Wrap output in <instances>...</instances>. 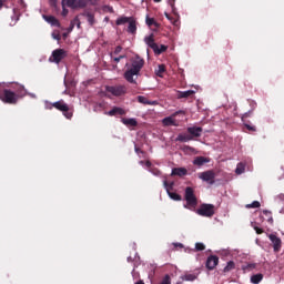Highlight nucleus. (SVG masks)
I'll return each instance as SVG.
<instances>
[{
  "mask_svg": "<svg viewBox=\"0 0 284 284\" xmlns=\"http://www.w3.org/2000/svg\"><path fill=\"white\" fill-rule=\"evenodd\" d=\"M125 65V81H128V83H136L134 77H139V74H141V70H143V65H145V60L139 54H135L133 58L130 59V63H126Z\"/></svg>",
  "mask_w": 284,
  "mask_h": 284,
  "instance_id": "nucleus-1",
  "label": "nucleus"
},
{
  "mask_svg": "<svg viewBox=\"0 0 284 284\" xmlns=\"http://www.w3.org/2000/svg\"><path fill=\"white\" fill-rule=\"evenodd\" d=\"M0 100L2 103L17 105V103H19V95H17V93L10 89H2L0 84Z\"/></svg>",
  "mask_w": 284,
  "mask_h": 284,
  "instance_id": "nucleus-2",
  "label": "nucleus"
},
{
  "mask_svg": "<svg viewBox=\"0 0 284 284\" xmlns=\"http://www.w3.org/2000/svg\"><path fill=\"white\" fill-rule=\"evenodd\" d=\"M184 199L186 201V210H196V206L199 205V200L196 199V195L194 194V189L192 186H187L185 189Z\"/></svg>",
  "mask_w": 284,
  "mask_h": 284,
  "instance_id": "nucleus-3",
  "label": "nucleus"
},
{
  "mask_svg": "<svg viewBox=\"0 0 284 284\" xmlns=\"http://www.w3.org/2000/svg\"><path fill=\"white\" fill-rule=\"evenodd\" d=\"M51 105L55 110H59V112H62L65 119H72L74 111L72 110V108H70V105H68V103H65V101L60 100V101L53 102Z\"/></svg>",
  "mask_w": 284,
  "mask_h": 284,
  "instance_id": "nucleus-4",
  "label": "nucleus"
},
{
  "mask_svg": "<svg viewBox=\"0 0 284 284\" xmlns=\"http://www.w3.org/2000/svg\"><path fill=\"white\" fill-rule=\"evenodd\" d=\"M125 23H129L126 31L130 34H136V20H134V18L120 17L115 21V26H125Z\"/></svg>",
  "mask_w": 284,
  "mask_h": 284,
  "instance_id": "nucleus-5",
  "label": "nucleus"
},
{
  "mask_svg": "<svg viewBox=\"0 0 284 284\" xmlns=\"http://www.w3.org/2000/svg\"><path fill=\"white\" fill-rule=\"evenodd\" d=\"M68 57V51H65V49H55L52 51L49 61L50 63H57V65H59V63H61V61H63V59H65Z\"/></svg>",
  "mask_w": 284,
  "mask_h": 284,
  "instance_id": "nucleus-6",
  "label": "nucleus"
},
{
  "mask_svg": "<svg viewBox=\"0 0 284 284\" xmlns=\"http://www.w3.org/2000/svg\"><path fill=\"white\" fill-rule=\"evenodd\" d=\"M105 92L112 94V97H123V94H128V87L120 84V85H106Z\"/></svg>",
  "mask_w": 284,
  "mask_h": 284,
  "instance_id": "nucleus-7",
  "label": "nucleus"
},
{
  "mask_svg": "<svg viewBox=\"0 0 284 284\" xmlns=\"http://www.w3.org/2000/svg\"><path fill=\"white\" fill-rule=\"evenodd\" d=\"M196 214H199V216L211 219V216L214 214V204H201L196 210Z\"/></svg>",
  "mask_w": 284,
  "mask_h": 284,
  "instance_id": "nucleus-8",
  "label": "nucleus"
},
{
  "mask_svg": "<svg viewBox=\"0 0 284 284\" xmlns=\"http://www.w3.org/2000/svg\"><path fill=\"white\" fill-rule=\"evenodd\" d=\"M201 181L209 183L210 185H214V179H216V173L213 170L204 171L197 174Z\"/></svg>",
  "mask_w": 284,
  "mask_h": 284,
  "instance_id": "nucleus-9",
  "label": "nucleus"
},
{
  "mask_svg": "<svg viewBox=\"0 0 284 284\" xmlns=\"http://www.w3.org/2000/svg\"><path fill=\"white\" fill-rule=\"evenodd\" d=\"M186 132L192 138V141H194V139L201 138V134H203V128H201V126H189L186 129Z\"/></svg>",
  "mask_w": 284,
  "mask_h": 284,
  "instance_id": "nucleus-10",
  "label": "nucleus"
},
{
  "mask_svg": "<svg viewBox=\"0 0 284 284\" xmlns=\"http://www.w3.org/2000/svg\"><path fill=\"white\" fill-rule=\"evenodd\" d=\"M268 239L273 243L274 252H281V247L283 245V242L281 241V237L276 236L275 234H270Z\"/></svg>",
  "mask_w": 284,
  "mask_h": 284,
  "instance_id": "nucleus-11",
  "label": "nucleus"
},
{
  "mask_svg": "<svg viewBox=\"0 0 284 284\" xmlns=\"http://www.w3.org/2000/svg\"><path fill=\"white\" fill-rule=\"evenodd\" d=\"M12 89L16 93V97H18V101L19 99H23V97H28V91L26 90V87L21 84H16L14 87H12Z\"/></svg>",
  "mask_w": 284,
  "mask_h": 284,
  "instance_id": "nucleus-12",
  "label": "nucleus"
},
{
  "mask_svg": "<svg viewBox=\"0 0 284 284\" xmlns=\"http://www.w3.org/2000/svg\"><path fill=\"white\" fill-rule=\"evenodd\" d=\"M219 265V256L216 255H210L206 260V267L209 270H214Z\"/></svg>",
  "mask_w": 284,
  "mask_h": 284,
  "instance_id": "nucleus-13",
  "label": "nucleus"
},
{
  "mask_svg": "<svg viewBox=\"0 0 284 284\" xmlns=\"http://www.w3.org/2000/svg\"><path fill=\"white\" fill-rule=\"evenodd\" d=\"M109 116H124L125 114V110H123L122 108L119 106H114L112 110H110L106 113Z\"/></svg>",
  "mask_w": 284,
  "mask_h": 284,
  "instance_id": "nucleus-14",
  "label": "nucleus"
},
{
  "mask_svg": "<svg viewBox=\"0 0 284 284\" xmlns=\"http://www.w3.org/2000/svg\"><path fill=\"white\" fill-rule=\"evenodd\" d=\"M144 42L151 50H156V42H154V33H151L149 37L144 38Z\"/></svg>",
  "mask_w": 284,
  "mask_h": 284,
  "instance_id": "nucleus-15",
  "label": "nucleus"
},
{
  "mask_svg": "<svg viewBox=\"0 0 284 284\" xmlns=\"http://www.w3.org/2000/svg\"><path fill=\"white\" fill-rule=\"evenodd\" d=\"M205 163H210V159H207L205 156H196L193 160V165H197V168L205 165Z\"/></svg>",
  "mask_w": 284,
  "mask_h": 284,
  "instance_id": "nucleus-16",
  "label": "nucleus"
},
{
  "mask_svg": "<svg viewBox=\"0 0 284 284\" xmlns=\"http://www.w3.org/2000/svg\"><path fill=\"white\" fill-rule=\"evenodd\" d=\"M81 16L87 18L89 26L92 27L94 26V23H97V20L94 19V13L90 11H84L83 13H81Z\"/></svg>",
  "mask_w": 284,
  "mask_h": 284,
  "instance_id": "nucleus-17",
  "label": "nucleus"
},
{
  "mask_svg": "<svg viewBox=\"0 0 284 284\" xmlns=\"http://www.w3.org/2000/svg\"><path fill=\"white\" fill-rule=\"evenodd\" d=\"M175 141H179L180 143H189V141H192V136L190 133H180Z\"/></svg>",
  "mask_w": 284,
  "mask_h": 284,
  "instance_id": "nucleus-18",
  "label": "nucleus"
},
{
  "mask_svg": "<svg viewBox=\"0 0 284 284\" xmlns=\"http://www.w3.org/2000/svg\"><path fill=\"white\" fill-rule=\"evenodd\" d=\"M194 90L178 91V99H190V97H194Z\"/></svg>",
  "mask_w": 284,
  "mask_h": 284,
  "instance_id": "nucleus-19",
  "label": "nucleus"
},
{
  "mask_svg": "<svg viewBox=\"0 0 284 284\" xmlns=\"http://www.w3.org/2000/svg\"><path fill=\"white\" fill-rule=\"evenodd\" d=\"M187 174V169L175 168L172 170V176H185Z\"/></svg>",
  "mask_w": 284,
  "mask_h": 284,
  "instance_id": "nucleus-20",
  "label": "nucleus"
},
{
  "mask_svg": "<svg viewBox=\"0 0 284 284\" xmlns=\"http://www.w3.org/2000/svg\"><path fill=\"white\" fill-rule=\"evenodd\" d=\"M62 6H67L68 8H71L72 10L78 9V0H62Z\"/></svg>",
  "mask_w": 284,
  "mask_h": 284,
  "instance_id": "nucleus-21",
  "label": "nucleus"
},
{
  "mask_svg": "<svg viewBox=\"0 0 284 284\" xmlns=\"http://www.w3.org/2000/svg\"><path fill=\"white\" fill-rule=\"evenodd\" d=\"M138 102L142 103V105H156V101H150L143 95L138 97Z\"/></svg>",
  "mask_w": 284,
  "mask_h": 284,
  "instance_id": "nucleus-22",
  "label": "nucleus"
},
{
  "mask_svg": "<svg viewBox=\"0 0 284 284\" xmlns=\"http://www.w3.org/2000/svg\"><path fill=\"white\" fill-rule=\"evenodd\" d=\"M122 123L124 125H130L131 128H136V125H139V123L136 122V119H133V118H123L122 119Z\"/></svg>",
  "mask_w": 284,
  "mask_h": 284,
  "instance_id": "nucleus-23",
  "label": "nucleus"
},
{
  "mask_svg": "<svg viewBox=\"0 0 284 284\" xmlns=\"http://www.w3.org/2000/svg\"><path fill=\"white\" fill-rule=\"evenodd\" d=\"M45 21H48V23H51V26H55L57 28H59V26H61V23H59V20H57V18H54V16H44Z\"/></svg>",
  "mask_w": 284,
  "mask_h": 284,
  "instance_id": "nucleus-24",
  "label": "nucleus"
},
{
  "mask_svg": "<svg viewBox=\"0 0 284 284\" xmlns=\"http://www.w3.org/2000/svg\"><path fill=\"white\" fill-rule=\"evenodd\" d=\"M166 50H168V45L161 44L159 47V44H156V49H153V52L154 54H163V52H166Z\"/></svg>",
  "mask_w": 284,
  "mask_h": 284,
  "instance_id": "nucleus-25",
  "label": "nucleus"
},
{
  "mask_svg": "<svg viewBox=\"0 0 284 284\" xmlns=\"http://www.w3.org/2000/svg\"><path fill=\"white\" fill-rule=\"evenodd\" d=\"M163 185H164L168 194H170V192H172V190H174V182H168V180H164Z\"/></svg>",
  "mask_w": 284,
  "mask_h": 284,
  "instance_id": "nucleus-26",
  "label": "nucleus"
},
{
  "mask_svg": "<svg viewBox=\"0 0 284 284\" xmlns=\"http://www.w3.org/2000/svg\"><path fill=\"white\" fill-rule=\"evenodd\" d=\"M261 281H263V274L261 273L251 276V283L253 284H258Z\"/></svg>",
  "mask_w": 284,
  "mask_h": 284,
  "instance_id": "nucleus-27",
  "label": "nucleus"
},
{
  "mask_svg": "<svg viewBox=\"0 0 284 284\" xmlns=\"http://www.w3.org/2000/svg\"><path fill=\"white\" fill-rule=\"evenodd\" d=\"M163 125L170 126V125H176V122L174 121V119H172V116H168L164 118L162 120Z\"/></svg>",
  "mask_w": 284,
  "mask_h": 284,
  "instance_id": "nucleus-28",
  "label": "nucleus"
},
{
  "mask_svg": "<svg viewBox=\"0 0 284 284\" xmlns=\"http://www.w3.org/2000/svg\"><path fill=\"white\" fill-rule=\"evenodd\" d=\"M242 270L243 272H252V270H256V264L254 263L244 264L242 265Z\"/></svg>",
  "mask_w": 284,
  "mask_h": 284,
  "instance_id": "nucleus-29",
  "label": "nucleus"
},
{
  "mask_svg": "<svg viewBox=\"0 0 284 284\" xmlns=\"http://www.w3.org/2000/svg\"><path fill=\"white\" fill-rule=\"evenodd\" d=\"M235 267H236V264L234 263V261H230V262H227V264L224 267L223 272L224 273L232 272V270H234Z\"/></svg>",
  "mask_w": 284,
  "mask_h": 284,
  "instance_id": "nucleus-30",
  "label": "nucleus"
},
{
  "mask_svg": "<svg viewBox=\"0 0 284 284\" xmlns=\"http://www.w3.org/2000/svg\"><path fill=\"white\" fill-rule=\"evenodd\" d=\"M165 17L173 26H179V18H174V16H171L170 13H165Z\"/></svg>",
  "mask_w": 284,
  "mask_h": 284,
  "instance_id": "nucleus-31",
  "label": "nucleus"
},
{
  "mask_svg": "<svg viewBox=\"0 0 284 284\" xmlns=\"http://www.w3.org/2000/svg\"><path fill=\"white\" fill-rule=\"evenodd\" d=\"M165 72V64H160L158 70L155 71L156 77L163 78V73Z\"/></svg>",
  "mask_w": 284,
  "mask_h": 284,
  "instance_id": "nucleus-32",
  "label": "nucleus"
},
{
  "mask_svg": "<svg viewBox=\"0 0 284 284\" xmlns=\"http://www.w3.org/2000/svg\"><path fill=\"white\" fill-rule=\"evenodd\" d=\"M245 172V164L240 162L235 169V174H243Z\"/></svg>",
  "mask_w": 284,
  "mask_h": 284,
  "instance_id": "nucleus-33",
  "label": "nucleus"
},
{
  "mask_svg": "<svg viewBox=\"0 0 284 284\" xmlns=\"http://www.w3.org/2000/svg\"><path fill=\"white\" fill-rule=\"evenodd\" d=\"M168 195L170 196V199H172L173 201H182L181 195H179L178 193L174 192H169Z\"/></svg>",
  "mask_w": 284,
  "mask_h": 284,
  "instance_id": "nucleus-34",
  "label": "nucleus"
},
{
  "mask_svg": "<svg viewBox=\"0 0 284 284\" xmlns=\"http://www.w3.org/2000/svg\"><path fill=\"white\" fill-rule=\"evenodd\" d=\"M146 26L152 27L155 26V28H159V23L154 20V18H146Z\"/></svg>",
  "mask_w": 284,
  "mask_h": 284,
  "instance_id": "nucleus-35",
  "label": "nucleus"
},
{
  "mask_svg": "<svg viewBox=\"0 0 284 284\" xmlns=\"http://www.w3.org/2000/svg\"><path fill=\"white\" fill-rule=\"evenodd\" d=\"M205 250V244L197 242L195 243V252H203Z\"/></svg>",
  "mask_w": 284,
  "mask_h": 284,
  "instance_id": "nucleus-36",
  "label": "nucleus"
},
{
  "mask_svg": "<svg viewBox=\"0 0 284 284\" xmlns=\"http://www.w3.org/2000/svg\"><path fill=\"white\" fill-rule=\"evenodd\" d=\"M160 284H172V277H170V275H168V274L164 275V277L162 278Z\"/></svg>",
  "mask_w": 284,
  "mask_h": 284,
  "instance_id": "nucleus-37",
  "label": "nucleus"
},
{
  "mask_svg": "<svg viewBox=\"0 0 284 284\" xmlns=\"http://www.w3.org/2000/svg\"><path fill=\"white\" fill-rule=\"evenodd\" d=\"M246 207L250 209H256V207H261V202L258 201H254L251 204H247Z\"/></svg>",
  "mask_w": 284,
  "mask_h": 284,
  "instance_id": "nucleus-38",
  "label": "nucleus"
},
{
  "mask_svg": "<svg viewBox=\"0 0 284 284\" xmlns=\"http://www.w3.org/2000/svg\"><path fill=\"white\" fill-rule=\"evenodd\" d=\"M149 172H151V174H154V176H160L161 175V171H159V169L151 166Z\"/></svg>",
  "mask_w": 284,
  "mask_h": 284,
  "instance_id": "nucleus-39",
  "label": "nucleus"
},
{
  "mask_svg": "<svg viewBox=\"0 0 284 284\" xmlns=\"http://www.w3.org/2000/svg\"><path fill=\"white\" fill-rule=\"evenodd\" d=\"M89 0H78V8H87Z\"/></svg>",
  "mask_w": 284,
  "mask_h": 284,
  "instance_id": "nucleus-40",
  "label": "nucleus"
},
{
  "mask_svg": "<svg viewBox=\"0 0 284 284\" xmlns=\"http://www.w3.org/2000/svg\"><path fill=\"white\" fill-rule=\"evenodd\" d=\"M263 214H265V216H267L268 223H274V219L272 217V212H270V211H263Z\"/></svg>",
  "mask_w": 284,
  "mask_h": 284,
  "instance_id": "nucleus-41",
  "label": "nucleus"
},
{
  "mask_svg": "<svg viewBox=\"0 0 284 284\" xmlns=\"http://www.w3.org/2000/svg\"><path fill=\"white\" fill-rule=\"evenodd\" d=\"M141 165H145L148 168V170H150L152 168V162L150 161H140Z\"/></svg>",
  "mask_w": 284,
  "mask_h": 284,
  "instance_id": "nucleus-42",
  "label": "nucleus"
},
{
  "mask_svg": "<svg viewBox=\"0 0 284 284\" xmlns=\"http://www.w3.org/2000/svg\"><path fill=\"white\" fill-rule=\"evenodd\" d=\"M244 126H245L246 130H248L250 132H256V126H254V125L244 124Z\"/></svg>",
  "mask_w": 284,
  "mask_h": 284,
  "instance_id": "nucleus-43",
  "label": "nucleus"
},
{
  "mask_svg": "<svg viewBox=\"0 0 284 284\" xmlns=\"http://www.w3.org/2000/svg\"><path fill=\"white\" fill-rule=\"evenodd\" d=\"M185 281H195L196 276L194 274H187L184 276Z\"/></svg>",
  "mask_w": 284,
  "mask_h": 284,
  "instance_id": "nucleus-44",
  "label": "nucleus"
},
{
  "mask_svg": "<svg viewBox=\"0 0 284 284\" xmlns=\"http://www.w3.org/2000/svg\"><path fill=\"white\" fill-rule=\"evenodd\" d=\"M123 50V47L121 45H118L115 47L114 51H113V54H121V51Z\"/></svg>",
  "mask_w": 284,
  "mask_h": 284,
  "instance_id": "nucleus-45",
  "label": "nucleus"
},
{
  "mask_svg": "<svg viewBox=\"0 0 284 284\" xmlns=\"http://www.w3.org/2000/svg\"><path fill=\"white\" fill-rule=\"evenodd\" d=\"M121 59H125V54L113 58V61L115 63H119L121 61Z\"/></svg>",
  "mask_w": 284,
  "mask_h": 284,
  "instance_id": "nucleus-46",
  "label": "nucleus"
},
{
  "mask_svg": "<svg viewBox=\"0 0 284 284\" xmlns=\"http://www.w3.org/2000/svg\"><path fill=\"white\" fill-rule=\"evenodd\" d=\"M73 22L77 24V28H81V20H79V17H75Z\"/></svg>",
  "mask_w": 284,
  "mask_h": 284,
  "instance_id": "nucleus-47",
  "label": "nucleus"
},
{
  "mask_svg": "<svg viewBox=\"0 0 284 284\" xmlns=\"http://www.w3.org/2000/svg\"><path fill=\"white\" fill-rule=\"evenodd\" d=\"M256 234H263L265 231H263V229L258 227V226H255L254 227Z\"/></svg>",
  "mask_w": 284,
  "mask_h": 284,
  "instance_id": "nucleus-48",
  "label": "nucleus"
},
{
  "mask_svg": "<svg viewBox=\"0 0 284 284\" xmlns=\"http://www.w3.org/2000/svg\"><path fill=\"white\" fill-rule=\"evenodd\" d=\"M184 150H187L189 152H194V148H192L190 145H185Z\"/></svg>",
  "mask_w": 284,
  "mask_h": 284,
  "instance_id": "nucleus-49",
  "label": "nucleus"
},
{
  "mask_svg": "<svg viewBox=\"0 0 284 284\" xmlns=\"http://www.w3.org/2000/svg\"><path fill=\"white\" fill-rule=\"evenodd\" d=\"M68 9H65L64 7H63V10H62V17H68Z\"/></svg>",
  "mask_w": 284,
  "mask_h": 284,
  "instance_id": "nucleus-50",
  "label": "nucleus"
},
{
  "mask_svg": "<svg viewBox=\"0 0 284 284\" xmlns=\"http://www.w3.org/2000/svg\"><path fill=\"white\" fill-rule=\"evenodd\" d=\"M173 245H174V247L183 248V244H181V243H174Z\"/></svg>",
  "mask_w": 284,
  "mask_h": 284,
  "instance_id": "nucleus-51",
  "label": "nucleus"
},
{
  "mask_svg": "<svg viewBox=\"0 0 284 284\" xmlns=\"http://www.w3.org/2000/svg\"><path fill=\"white\" fill-rule=\"evenodd\" d=\"M51 6H57V0H49Z\"/></svg>",
  "mask_w": 284,
  "mask_h": 284,
  "instance_id": "nucleus-52",
  "label": "nucleus"
},
{
  "mask_svg": "<svg viewBox=\"0 0 284 284\" xmlns=\"http://www.w3.org/2000/svg\"><path fill=\"white\" fill-rule=\"evenodd\" d=\"M74 20L71 21V27H70V30H74Z\"/></svg>",
  "mask_w": 284,
  "mask_h": 284,
  "instance_id": "nucleus-53",
  "label": "nucleus"
},
{
  "mask_svg": "<svg viewBox=\"0 0 284 284\" xmlns=\"http://www.w3.org/2000/svg\"><path fill=\"white\" fill-rule=\"evenodd\" d=\"M3 8V0H0V10Z\"/></svg>",
  "mask_w": 284,
  "mask_h": 284,
  "instance_id": "nucleus-54",
  "label": "nucleus"
},
{
  "mask_svg": "<svg viewBox=\"0 0 284 284\" xmlns=\"http://www.w3.org/2000/svg\"><path fill=\"white\" fill-rule=\"evenodd\" d=\"M248 114L247 113H244L242 119H247Z\"/></svg>",
  "mask_w": 284,
  "mask_h": 284,
  "instance_id": "nucleus-55",
  "label": "nucleus"
},
{
  "mask_svg": "<svg viewBox=\"0 0 284 284\" xmlns=\"http://www.w3.org/2000/svg\"><path fill=\"white\" fill-rule=\"evenodd\" d=\"M174 1L176 0H170V6H174Z\"/></svg>",
  "mask_w": 284,
  "mask_h": 284,
  "instance_id": "nucleus-56",
  "label": "nucleus"
},
{
  "mask_svg": "<svg viewBox=\"0 0 284 284\" xmlns=\"http://www.w3.org/2000/svg\"><path fill=\"white\" fill-rule=\"evenodd\" d=\"M154 3H161L162 0H153Z\"/></svg>",
  "mask_w": 284,
  "mask_h": 284,
  "instance_id": "nucleus-57",
  "label": "nucleus"
},
{
  "mask_svg": "<svg viewBox=\"0 0 284 284\" xmlns=\"http://www.w3.org/2000/svg\"><path fill=\"white\" fill-rule=\"evenodd\" d=\"M29 97H34V94H32V93H29Z\"/></svg>",
  "mask_w": 284,
  "mask_h": 284,
  "instance_id": "nucleus-58",
  "label": "nucleus"
},
{
  "mask_svg": "<svg viewBox=\"0 0 284 284\" xmlns=\"http://www.w3.org/2000/svg\"><path fill=\"white\" fill-rule=\"evenodd\" d=\"M54 39H58V40H59L60 38H59L58 36H55Z\"/></svg>",
  "mask_w": 284,
  "mask_h": 284,
  "instance_id": "nucleus-59",
  "label": "nucleus"
},
{
  "mask_svg": "<svg viewBox=\"0 0 284 284\" xmlns=\"http://www.w3.org/2000/svg\"><path fill=\"white\" fill-rule=\"evenodd\" d=\"M6 1H8V0H2V3H6Z\"/></svg>",
  "mask_w": 284,
  "mask_h": 284,
  "instance_id": "nucleus-60",
  "label": "nucleus"
},
{
  "mask_svg": "<svg viewBox=\"0 0 284 284\" xmlns=\"http://www.w3.org/2000/svg\"><path fill=\"white\" fill-rule=\"evenodd\" d=\"M135 152H139V149H138V148H135Z\"/></svg>",
  "mask_w": 284,
  "mask_h": 284,
  "instance_id": "nucleus-61",
  "label": "nucleus"
},
{
  "mask_svg": "<svg viewBox=\"0 0 284 284\" xmlns=\"http://www.w3.org/2000/svg\"><path fill=\"white\" fill-rule=\"evenodd\" d=\"M176 114H179V112H175L174 116H176Z\"/></svg>",
  "mask_w": 284,
  "mask_h": 284,
  "instance_id": "nucleus-62",
  "label": "nucleus"
},
{
  "mask_svg": "<svg viewBox=\"0 0 284 284\" xmlns=\"http://www.w3.org/2000/svg\"><path fill=\"white\" fill-rule=\"evenodd\" d=\"M176 114H179V112H175L174 116H176Z\"/></svg>",
  "mask_w": 284,
  "mask_h": 284,
  "instance_id": "nucleus-63",
  "label": "nucleus"
}]
</instances>
